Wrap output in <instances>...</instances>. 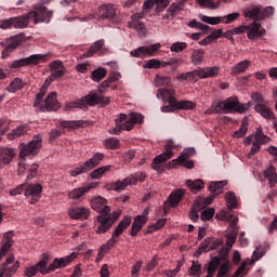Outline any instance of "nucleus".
Returning a JSON list of instances; mask_svg holds the SVG:
<instances>
[{
	"mask_svg": "<svg viewBox=\"0 0 277 277\" xmlns=\"http://www.w3.org/2000/svg\"><path fill=\"white\" fill-rule=\"evenodd\" d=\"M105 47V39H100L95 41L92 47L85 52L84 57H92L94 53H98L100 55H105L107 53V49H103Z\"/></svg>",
	"mask_w": 277,
	"mask_h": 277,
	"instance_id": "26",
	"label": "nucleus"
},
{
	"mask_svg": "<svg viewBox=\"0 0 277 277\" xmlns=\"http://www.w3.org/2000/svg\"><path fill=\"white\" fill-rule=\"evenodd\" d=\"M185 49H187V42L177 41L171 44L170 51L172 53H183Z\"/></svg>",
	"mask_w": 277,
	"mask_h": 277,
	"instance_id": "57",
	"label": "nucleus"
},
{
	"mask_svg": "<svg viewBox=\"0 0 277 277\" xmlns=\"http://www.w3.org/2000/svg\"><path fill=\"white\" fill-rule=\"evenodd\" d=\"M213 198H215V196H212L208 199L199 198L195 200L189 212V220H192V222H198L200 220V211L207 209V207L213 202Z\"/></svg>",
	"mask_w": 277,
	"mask_h": 277,
	"instance_id": "17",
	"label": "nucleus"
},
{
	"mask_svg": "<svg viewBox=\"0 0 277 277\" xmlns=\"http://www.w3.org/2000/svg\"><path fill=\"white\" fill-rule=\"evenodd\" d=\"M94 186H89V187H80V188H75L71 193L70 196L72 200H79L83 196V194H87V192H90Z\"/></svg>",
	"mask_w": 277,
	"mask_h": 277,
	"instance_id": "50",
	"label": "nucleus"
},
{
	"mask_svg": "<svg viewBox=\"0 0 277 277\" xmlns=\"http://www.w3.org/2000/svg\"><path fill=\"white\" fill-rule=\"evenodd\" d=\"M247 133H248V118L245 117L242 119V123L239 130L233 133V137H235L236 140H239L241 137H246Z\"/></svg>",
	"mask_w": 277,
	"mask_h": 277,
	"instance_id": "44",
	"label": "nucleus"
},
{
	"mask_svg": "<svg viewBox=\"0 0 277 277\" xmlns=\"http://www.w3.org/2000/svg\"><path fill=\"white\" fill-rule=\"evenodd\" d=\"M225 200L227 202V208L229 210L237 209V196H235V193L229 192L226 194Z\"/></svg>",
	"mask_w": 277,
	"mask_h": 277,
	"instance_id": "51",
	"label": "nucleus"
},
{
	"mask_svg": "<svg viewBox=\"0 0 277 277\" xmlns=\"http://www.w3.org/2000/svg\"><path fill=\"white\" fill-rule=\"evenodd\" d=\"M263 176L268 181L271 187H276V183H277L276 167L269 166L266 170H264Z\"/></svg>",
	"mask_w": 277,
	"mask_h": 277,
	"instance_id": "36",
	"label": "nucleus"
},
{
	"mask_svg": "<svg viewBox=\"0 0 277 277\" xmlns=\"http://www.w3.org/2000/svg\"><path fill=\"white\" fill-rule=\"evenodd\" d=\"M254 137H255L254 142L260 144V146H262V144H267V142H269V138L267 137V135L263 133V130H258Z\"/></svg>",
	"mask_w": 277,
	"mask_h": 277,
	"instance_id": "59",
	"label": "nucleus"
},
{
	"mask_svg": "<svg viewBox=\"0 0 277 277\" xmlns=\"http://www.w3.org/2000/svg\"><path fill=\"white\" fill-rule=\"evenodd\" d=\"M146 181V174L136 172L126 177L123 181L113 182L106 185L108 192H122L129 187V185H137V183H144Z\"/></svg>",
	"mask_w": 277,
	"mask_h": 277,
	"instance_id": "8",
	"label": "nucleus"
},
{
	"mask_svg": "<svg viewBox=\"0 0 277 277\" xmlns=\"http://www.w3.org/2000/svg\"><path fill=\"white\" fill-rule=\"evenodd\" d=\"M25 88V83H23V79L21 78H14L10 84L6 87V90L11 92V94H14L15 92H18L19 90H23Z\"/></svg>",
	"mask_w": 277,
	"mask_h": 277,
	"instance_id": "41",
	"label": "nucleus"
},
{
	"mask_svg": "<svg viewBox=\"0 0 277 277\" xmlns=\"http://www.w3.org/2000/svg\"><path fill=\"white\" fill-rule=\"evenodd\" d=\"M192 64L195 66H200L205 60V51L203 50H193V54L190 56Z\"/></svg>",
	"mask_w": 277,
	"mask_h": 277,
	"instance_id": "43",
	"label": "nucleus"
},
{
	"mask_svg": "<svg viewBox=\"0 0 277 277\" xmlns=\"http://www.w3.org/2000/svg\"><path fill=\"white\" fill-rule=\"evenodd\" d=\"M172 90L170 89H162V90H158V94L157 96H162V98H166V96H169L168 101H169V105H171V107H174L175 109H194V107H196V104L192 101H176V98H174L172 96Z\"/></svg>",
	"mask_w": 277,
	"mask_h": 277,
	"instance_id": "13",
	"label": "nucleus"
},
{
	"mask_svg": "<svg viewBox=\"0 0 277 277\" xmlns=\"http://www.w3.org/2000/svg\"><path fill=\"white\" fill-rule=\"evenodd\" d=\"M85 172H90V170L88 169V167H85L84 162L83 164L75 167L70 172V176H79V174H83Z\"/></svg>",
	"mask_w": 277,
	"mask_h": 277,
	"instance_id": "61",
	"label": "nucleus"
},
{
	"mask_svg": "<svg viewBox=\"0 0 277 277\" xmlns=\"http://www.w3.org/2000/svg\"><path fill=\"white\" fill-rule=\"evenodd\" d=\"M156 6V12H163L166 8L170 5V0H146L143 10L144 12H148V10H153Z\"/></svg>",
	"mask_w": 277,
	"mask_h": 277,
	"instance_id": "25",
	"label": "nucleus"
},
{
	"mask_svg": "<svg viewBox=\"0 0 277 277\" xmlns=\"http://www.w3.org/2000/svg\"><path fill=\"white\" fill-rule=\"evenodd\" d=\"M222 263V259L214 256L208 264V274L215 275V272H217V267H220V264Z\"/></svg>",
	"mask_w": 277,
	"mask_h": 277,
	"instance_id": "48",
	"label": "nucleus"
},
{
	"mask_svg": "<svg viewBox=\"0 0 277 277\" xmlns=\"http://www.w3.org/2000/svg\"><path fill=\"white\" fill-rule=\"evenodd\" d=\"M140 18H144L142 13L134 14L132 21L129 23V28L136 29L140 34H144L146 31V25L144 22H141Z\"/></svg>",
	"mask_w": 277,
	"mask_h": 277,
	"instance_id": "27",
	"label": "nucleus"
},
{
	"mask_svg": "<svg viewBox=\"0 0 277 277\" xmlns=\"http://www.w3.org/2000/svg\"><path fill=\"white\" fill-rule=\"evenodd\" d=\"M254 109H255L256 114H260V116H262V118H265V120L274 119V111L267 105L256 104L254 106Z\"/></svg>",
	"mask_w": 277,
	"mask_h": 277,
	"instance_id": "31",
	"label": "nucleus"
},
{
	"mask_svg": "<svg viewBox=\"0 0 277 277\" xmlns=\"http://www.w3.org/2000/svg\"><path fill=\"white\" fill-rule=\"evenodd\" d=\"M215 215V208H210L201 212L202 222H209Z\"/></svg>",
	"mask_w": 277,
	"mask_h": 277,
	"instance_id": "64",
	"label": "nucleus"
},
{
	"mask_svg": "<svg viewBox=\"0 0 277 277\" xmlns=\"http://www.w3.org/2000/svg\"><path fill=\"white\" fill-rule=\"evenodd\" d=\"M188 27H190L192 29H200L201 31H205L206 34H207V31H209V29H211V27L198 22L197 19H192L188 23Z\"/></svg>",
	"mask_w": 277,
	"mask_h": 277,
	"instance_id": "53",
	"label": "nucleus"
},
{
	"mask_svg": "<svg viewBox=\"0 0 277 277\" xmlns=\"http://www.w3.org/2000/svg\"><path fill=\"white\" fill-rule=\"evenodd\" d=\"M237 235H238L237 229L229 230V233L227 234V240H226V246H228V248H233V245L237 241Z\"/></svg>",
	"mask_w": 277,
	"mask_h": 277,
	"instance_id": "63",
	"label": "nucleus"
},
{
	"mask_svg": "<svg viewBox=\"0 0 277 277\" xmlns=\"http://www.w3.org/2000/svg\"><path fill=\"white\" fill-rule=\"evenodd\" d=\"M49 54H32L28 57L13 61L9 66L10 68H25V66H38L45 62Z\"/></svg>",
	"mask_w": 277,
	"mask_h": 277,
	"instance_id": "12",
	"label": "nucleus"
},
{
	"mask_svg": "<svg viewBox=\"0 0 277 277\" xmlns=\"http://www.w3.org/2000/svg\"><path fill=\"white\" fill-rule=\"evenodd\" d=\"M25 133H27V126H18L8 134V140H16V137H22Z\"/></svg>",
	"mask_w": 277,
	"mask_h": 277,
	"instance_id": "46",
	"label": "nucleus"
},
{
	"mask_svg": "<svg viewBox=\"0 0 277 277\" xmlns=\"http://www.w3.org/2000/svg\"><path fill=\"white\" fill-rule=\"evenodd\" d=\"M66 131H70V121H61L55 129L51 130L49 142L53 144V142L58 140Z\"/></svg>",
	"mask_w": 277,
	"mask_h": 277,
	"instance_id": "24",
	"label": "nucleus"
},
{
	"mask_svg": "<svg viewBox=\"0 0 277 277\" xmlns=\"http://www.w3.org/2000/svg\"><path fill=\"white\" fill-rule=\"evenodd\" d=\"M248 29V26H239L234 29L227 30L226 32H223L222 38H226L227 40H230L232 44H235V37L233 36H239V34H246V30Z\"/></svg>",
	"mask_w": 277,
	"mask_h": 277,
	"instance_id": "34",
	"label": "nucleus"
},
{
	"mask_svg": "<svg viewBox=\"0 0 277 277\" xmlns=\"http://www.w3.org/2000/svg\"><path fill=\"white\" fill-rule=\"evenodd\" d=\"M243 26L248 27L246 31H248L247 38L249 40H258V38H263V36H265V29L261 28V23H259V21H254L250 25Z\"/></svg>",
	"mask_w": 277,
	"mask_h": 277,
	"instance_id": "22",
	"label": "nucleus"
},
{
	"mask_svg": "<svg viewBox=\"0 0 277 277\" xmlns=\"http://www.w3.org/2000/svg\"><path fill=\"white\" fill-rule=\"evenodd\" d=\"M161 66L163 67V62L157 58H151L143 65V68L157 69V68H161Z\"/></svg>",
	"mask_w": 277,
	"mask_h": 277,
	"instance_id": "55",
	"label": "nucleus"
},
{
	"mask_svg": "<svg viewBox=\"0 0 277 277\" xmlns=\"http://www.w3.org/2000/svg\"><path fill=\"white\" fill-rule=\"evenodd\" d=\"M105 146L110 150H116L117 148H120V141L116 137L106 138Z\"/></svg>",
	"mask_w": 277,
	"mask_h": 277,
	"instance_id": "56",
	"label": "nucleus"
},
{
	"mask_svg": "<svg viewBox=\"0 0 277 277\" xmlns=\"http://www.w3.org/2000/svg\"><path fill=\"white\" fill-rule=\"evenodd\" d=\"M16 157V150L14 148H2L0 149V163L8 166L12 162V159Z\"/></svg>",
	"mask_w": 277,
	"mask_h": 277,
	"instance_id": "30",
	"label": "nucleus"
},
{
	"mask_svg": "<svg viewBox=\"0 0 277 277\" xmlns=\"http://www.w3.org/2000/svg\"><path fill=\"white\" fill-rule=\"evenodd\" d=\"M70 264V255H67L65 258H61V259H54L53 263L50 264V266L48 267V274H51L53 272H55V269H60L62 267H66V265Z\"/></svg>",
	"mask_w": 277,
	"mask_h": 277,
	"instance_id": "29",
	"label": "nucleus"
},
{
	"mask_svg": "<svg viewBox=\"0 0 277 277\" xmlns=\"http://www.w3.org/2000/svg\"><path fill=\"white\" fill-rule=\"evenodd\" d=\"M51 75L45 79V85H50L53 81H57V79H62L64 75H66V68L62 61H54L50 64Z\"/></svg>",
	"mask_w": 277,
	"mask_h": 277,
	"instance_id": "19",
	"label": "nucleus"
},
{
	"mask_svg": "<svg viewBox=\"0 0 277 277\" xmlns=\"http://www.w3.org/2000/svg\"><path fill=\"white\" fill-rule=\"evenodd\" d=\"M49 263V253H43L41 261H39L35 266H29L25 271L27 277L36 276L37 272L43 275L49 274L47 264Z\"/></svg>",
	"mask_w": 277,
	"mask_h": 277,
	"instance_id": "20",
	"label": "nucleus"
},
{
	"mask_svg": "<svg viewBox=\"0 0 277 277\" xmlns=\"http://www.w3.org/2000/svg\"><path fill=\"white\" fill-rule=\"evenodd\" d=\"M51 18H53V11H49L42 4H37L35 5V11H31L26 15L2 21L0 29H12V27H14V29H26V27H29V21L34 19L35 25H38V23H51Z\"/></svg>",
	"mask_w": 277,
	"mask_h": 277,
	"instance_id": "1",
	"label": "nucleus"
},
{
	"mask_svg": "<svg viewBox=\"0 0 277 277\" xmlns=\"http://www.w3.org/2000/svg\"><path fill=\"white\" fill-rule=\"evenodd\" d=\"M91 208L97 213H101L97 217L98 226L95 230L97 235H103L114 226L118 216L111 214V208L107 206V199L105 197L96 196L91 199Z\"/></svg>",
	"mask_w": 277,
	"mask_h": 277,
	"instance_id": "2",
	"label": "nucleus"
},
{
	"mask_svg": "<svg viewBox=\"0 0 277 277\" xmlns=\"http://www.w3.org/2000/svg\"><path fill=\"white\" fill-rule=\"evenodd\" d=\"M148 213H150V211L148 210V208H146L143 211L142 215H136L134 217V221H133L132 227H131V232H130L131 237H137V233H140V230H142V228H144V224H146V222H148Z\"/></svg>",
	"mask_w": 277,
	"mask_h": 277,
	"instance_id": "21",
	"label": "nucleus"
},
{
	"mask_svg": "<svg viewBox=\"0 0 277 277\" xmlns=\"http://www.w3.org/2000/svg\"><path fill=\"white\" fill-rule=\"evenodd\" d=\"M211 241H212L211 237L206 238L200 243V247L198 248V251L195 253V256H200V254H202V252H210V250H211Z\"/></svg>",
	"mask_w": 277,
	"mask_h": 277,
	"instance_id": "49",
	"label": "nucleus"
},
{
	"mask_svg": "<svg viewBox=\"0 0 277 277\" xmlns=\"http://www.w3.org/2000/svg\"><path fill=\"white\" fill-rule=\"evenodd\" d=\"M194 155H196V149L194 147H188L182 151L177 159L179 161H185V159H189V157H194Z\"/></svg>",
	"mask_w": 277,
	"mask_h": 277,
	"instance_id": "58",
	"label": "nucleus"
},
{
	"mask_svg": "<svg viewBox=\"0 0 277 277\" xmlns=\"http://www.w3.org/2000/svg\"><path fill=\"white\" fill-rule=\"evenodd\" d=\"M202 23H207L208 25H220L222 23V17H211L207 15H200Z\"/></svg>",
	"mask_w": 277,
	"mask_h": 277,
	"instance_id": "60",
	"label": "nucleus"
},
{
	"mask_svg": "<svg viewBox=\"0 0 277 277\" xmlns=\"http://www.w3.org/2000/svg\"><path fill=\"white\" fill-rule=\"evenodd\" d=\"M172 148H174V143L169 142L166 147V151L156 156L151 162V170H156V172H163L164 167L163 163L168 161V159H172Z\"/></svg>",
	"mask_w": 277,
	"mask_h": 277,
	"instance_id": "14",
	"label": "nucleus"
},
{
	"mask_svg": "<svg viewBox=\"0 0 277 277\" xmlns=\"http://www.w3.org/2000/svg\"><path fill=\"white\" fill-rule=\"evenodd\" d=\"M223 114H246L250 109V103L241 104L237 96H230L221 101Z\"/></svg>",
	"mask_w": 277,
	"mask_h": 277,
	"instance_id": "9",
	"label": "nucleus"
},
{
	"mask_svg": "<svg viewBox=\"0 0 277 277\" xmlns=\"http://www.w3.org/2000/svg\"><path fill=\"white\" fill-rule=\"evenodd\" d=\"M105 77H107V69L105 68H97L92 71L93 81H103Z\"/></svg>",
	"mask_w": 277,
	"mask_h": 277,
	"instance_id": "52",
	"label": "nucleus"
},
{
	"mask_svg": "<svg viewBox=\"0 0 277 277\" xmlns=\"http://www.w3.org/2000/svg\"><path fill=\"white\" fill-rule=\"evenodd\" d=\"M131 226V216L126 215L123 219L119 222L117 227L115 228L114 237H120Z\"/></svg>",
	"mask_w": 277,
	"mask_h": 277,
	"instance_id": "32",
	"label": "nucleus"
},
{
	"mask_svg": "<svg viewBox=\"0 0 277 277\" xmlns=\"http://www.w3.org/2000/svg\"><path fill=\"white\" fill-rule=\"evenodd\" d=\"M103 159H105V154L95 153L91 159L84 162L85 168H88L89 171L94 170V168L101 166V161H103Z\"/></svg>",
	"mask_w": 277,
	"mask_h": 277,
	"instance_id": "35",
	"label": "nucleus"
},
{
	"mask_svg": "<svg viewBox=\"0 0 277 277\" xmlns=\"http://www.w3.org/2000/svg\"><path fill=\"white\" fill-rule=\"evenodd\" d=\"M183 64V58L182 57H171L168 60V62L162 61V68H168V66L171 67L172 71L174 72L175 70L179 69V67Z\"/></svg>",
	"mask_w": 277,
	"mask_h": 277,
	"instance_id": "40",
	"label": "nucleus"
},
{
	"mask_svg": "<svg viewBox=\"0 0 277 277\" xmlns=\"http://www.w3.org/2000/svg\"><path fill=\"white\" fill-rule=\"evenodd\" d=\"M95 105H109V97L103 96L98 91H91L82 98L71 102L70 108L79 107L80 109H85L88 107H94Z\"/></svg>",
	"mask_w": 277,
	"mask_h": 277,
	"instance_id": "7",
	"label": "nucleus"
},
{
	"mask_svg": "<svg viewBox=\"0 0 277 277\" xmlns=\"http://www.w3.org/2000/svg\"><path fill=\"white\" fill-rule=\"evenodd\" d=\"M40 148H42V136L36 135L28 145H21L19 157L25 159V157H29V155H38V150H40Z\"/></svg>",
	"mask_w": 277,
	"mask_h": 277,
	"instance_id": "16",
	"label": "nucleus"
},
{
	"mask_svg": "<svg viewBox=\"0 0 277 277\" xmlns=\"http://www.w3.org/2000/svg\"><path fill=\"white\" fill-rule=\"evenodd\" d=\"M24 38V34H18L8 38L5 41H1L0 47L3 49L1 52V60H8V57H10L12 53L21 47Z\"/></svg>",
	"mask_w": 277,
	"mask_h": 277,
	"instance_id": "10",
	"label": "nucleus"
},
{
	"mask_svg": "<svg viewBox=\"0 0 277 277\" xmlns=\"http://www.w3.org/2000/svg\"><path fill=\"white\" fill-rule=\"evenodd\" d=\"M206 114L208 116H211L213 114H224L222 101H219L216 104H213L210 108L206 110Z\"/></svg>",
	"mask_w": 277,
	"mask_h": 277,
	"instance_id": "54",
	"label": "nucleus"
},
{
	"mask_svg": "<svg viewBox=\"0 0 277 277\" xmlns=\"http://www.w3.org/2000/svg\"><path fill=\"white\" fill-rule=\"evenodd\" d=\"M226 185H228V181L211 182L208 186V192H211V194L217 196L223 193L222 189H224Z\"/></svg>",
	"mask_w": 277,
	"mask_h": 277,
	"instance_id": "38",
	"label": "nucleus"
},
{
	"mask_svg": "<svg viewBox=\"0 0 277 277\" xmlns=\"http://www.w3.org/2000/svg\"><path fill=\"white\" fill-rule=\"evenodd\" d=\"M251 64H252V61L245 60V61L239 62L238 64L234 65L232 67V75H233V77H237V76L246 72V70H248V68H250Z\"/></svg>",
	"mask_w": 277,
	"mask_h": 277,
	"instance_id": "33",
	"label": "nucleus"
},
{
	"mask_svg": "<svg viewBox=\"0 0 277 277\" xmlns=\"http://www.w3.org/2000/svg\"><path fill=\"white\" fill-rule=\"evenodd\" d=\"M274 12V6H266L263 9V6L258 5L246 9L243 11V16L245 18H251V21H264V18L272 16Z\"/></svg>",
	"mask_w": 277,
	"mask_h": 277,
	"instance_id": "11",
	"label": "nucleus"
},
{
	"mask_svg": "<svg viewBox=\"0 0 277 277\" xmlns=\"http://www.w3.org/2000/svg\"><path fill=\"white\" fill-rule=\"evenodd\" d=\"M186 185H187V187H189V189L193 194H198V192H200L201 189L205 188V181H202V180H194V181L187 180Z\"/></svg>",
	"mask_w": 277,
	"mask_h": 277,
	"instance_id": "39",
	"label": "nucleus"
},
{
	"mask_svg": "<svg viewBox=\"0 0 277 277\" xmlns=\"http://www.w3.org/2000/svg\"><path fill=\"white\" fill-rule=\"evenodd\" d=\"M12 237H14V233L8 232L4 234L2 239V246L0 249V259H3L5 256V253L8 250L14 246V240H12ZM18 267H21V262L16 261L14 263V256L11 255L6 259V262L2 265L0 271V277H12L16 272H18Z\"/></svg>",
	"mask_w": 277,
	"mask_h": 277,
	"instance_id": "3",
	"label": "nucleus"
},
{
	"mask_svg": "<svg viewBox=\"0 0 277 277\" xmlns=\"http://www.w3.org/2000/svg\"><path fill=\"white\" fill-rule=\"evenodd\" d=\"M109 170H111V164L100 167V168L93 170L90 173V176L95 180L103 179V174L109 172Z\"/></svg>",
	"mask_w": 277,
	"mask_h": 277,
	"instance_id": "45",
	"label": "nucleus"
},
{
	"mask_svg": "<svg viewBox=\"0 0 277 277\" xmlns=\"http://www.w3.org/2000/svg\"><path fill=\"white\" fill-rule=\"evenodd\" d=\"M115 122L116 128H111L108 133L111 135H120L122 131H132L135 124H142V122H144V116L140 113H132L129 116L120 114Z\"/></svg>",
	"mask_w": 277,
	"mask_h": 277,
	"instance_id": "4",
	"label": "nucleus"
},
{
	"mask_svg": "<svg viewBox=\"0 0 277 277\" xmlns=\"http://www.w3.org/2000/svg\"><path fill=\"white\" fill-rule=\"evenodd\" d=\"M49 85L45 83L40 88L39 93L36 95V100L34 103V107H40L41 111H57L60 107V102H57V93H50L45 101L42 102L44 96L47 95V90Z\"/></svg>",
	"mask_w": 277,
	"mask_h": 277,
	"instance_id": "6",
	"label": "nucleus"
},
{
	"mask_svg": "<svg viewBox=\"0 0 277 277\" xmlns=\"http://www.w3.org/2000/svg\"><path fill=\"white\" fill-rule=\"evenodd\" d=\"M239 16V13H230L226 16L221 17V23H224V25H230V23H235V21H237Z\"/></svg>",
	"mask_w": 277,
	"mask_h": 277,
	"instance_id": "62",
	"label": "nucleus"
},
{
	"mask_svg": "<svg viewBox=\"0 0 277 277\" xmlns=\"http://www.w3.org/2000/svg\"><path fill=\"white\" fill-rule=\"evenodd\" d=\"M161 49V43H154L149 47H140L130 52L131 57H140L144 60V57H155V53Z\"/></svg>",
	"mask_w": 277,
	"mask_h": 277,
	"instance_id": "18",
	"label": "nucleus"
},
{
	"mask_svg": "<svg viewBox=\"0 0 277 277\" xmlns=\"http://www.w3.org/2000/svg\"><path fill=\"white\" fill-rule=\"evenodd\" d=\"M179 164L187 168V170H193V168L195 167L194 160H189V158H185V160H179L177 158L170 162L171 168H176V166Z\"/></svg>",
	"mask_w": 277,
	"mask_h": 277,
	"instance_id": "42",
	"label": "nucleus"
},
{
	"mask_svg": "<svg viewBox=\"0 0 277 277\" xmlns=\"http://www.w3.org/2000/svg\"><path fill=\"white\" fill-rule=\"evenodd\" d=\"M199 74L201 75V79H210L211 77H217L220 75V67H203L199 68Z\"/></svg>",
	"mask_w": 277,
	"mask_h": 277,
	"instance_id": "37",
	"label": "nucleus"
},
{
	"mask_svg": "<svg viewBox=\"0 0 277 277\" xmlns=\"http://www.w3.org/2000/svg\"><path fill=\"white\" fill-rule=\"evenodd\" d=\"M91 211L90 208H85L83 206L71 207L70 209V217L71 220H79L80 222H85V220H90Z\"/></svg>",
	"mask_w": 277,
	"mask_h": 277,
	"instance_id": "23",
	"label": "nucleus"
},
{
	"mask_svg": "<svg viewBox=\"0 0 277 277\" xmlns=\"http://www.w3.org/2000/svg\"><path fill=\"white\" fill-rule=\"evenodd\" d=\"M9 194L10 196H21V194H24L30 200V205H36L42 198V185L26 182L11 189Z\"/></svg>",
	"mask_w": 277,
	"mask_h": 277,
	"instance_id": "5",
	"label": "nucleus"
},
{
	"mask_svg": "<svg viewBox=\"0 0 277 277\" xmlns=\"http://www.w3.org/2000/svg\"><path fill=\"white\" fill-rule=\"evenodd\" d=\"M184 196H185V192L183 189L173 192L169 197V200H170L172 207H176V205H179V202H181V200Z\"/></svg>",
	"mask_w": 277,
	"mask_h": 277,
	"instance_id": "47",
	"label": "nucleus"
},
{
	"mask_svg": "<svg viewBox=\"0 0 277 277\" xmlns=\"http://www.w3.org/2000/svg\"><path fill=\"white\" fill-rule=\"evenodd\" d=\"M216 217L217 220H222V222H230L229 230H237V224L239 223V219L238 217L233 219V214H230V212L223 211L220 214H216Z\"/></svg>",
	"mask_w": 277,
	"mask_h": 277,
	"instance_id": "28",
	"label": "nucleus"
},
{
	"mask_svg": "<svg viewBox=\"0 0 277 277\" xmlns=\"http://www.w3.org/2000/svg\"><path fill=\"white\" fill-rule=\"evenodd\" d=\"M97 14L103 21H109V23H120L118 10L116 9V5L111 3L102 4L98 8Z\"/></svg>",
	"mask_w": 277,
	"mask_h": 277,
	"instance_id": "15",
	"label": "nucleus"
}]
</instances>
